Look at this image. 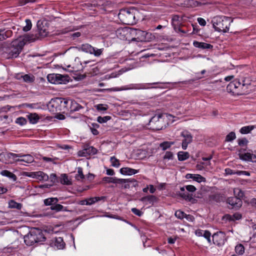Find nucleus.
<instances>
[{
	"label": "nucleus",
	"mask_w": 256,
	"mask_h": 256,
	"mask_svg": "<svg viewBox=\"0 0 256 256\" xmlns=\"http://www.w3.org/2000/svg\"><path fill=\"white\" fill-rule=\"evenodd\" d=\"M139 12L134 7L122 9L120 10L118 17L122 23L126 24H134L138 18Z\"/></svg>",
	"instance_id": "nucleus-1"
},
{
	"label": "nucleus",
	"mask_w": 256,
	"mask_h": 256,
	"mask_svg": "<svg viewBox=\"0 0 256 256\" xmlns=\"http://www.w3.org/2000/svg\"><path fill=\"white\" fill-rule=\"evenodd\" d=\"M24 243L27 246H32L35 243L45 241L46 238L42 232L39 228H34L24 238Z\"/></svg>",
	"instance_id": "nucleus-2"
},
{
	"label": "nucleus",
	"mask_w": 256,
	"mask_h": 256,
	"mask_svg": "<svg viewBox=\"0 0 256 256\" xmlns=\"http://www.w3.org/2000/svg\"><path fill=\"white\" fill-rule=\"evenodd\" d=\"M232 22L230 18L217 16L212 20L213 28L218 32H228L230 23Z\"/></svg>",
	"instance_id": "nucleus-3"
},
{
	"label": "nucleus",
	"mask_w": 256,
	"mask_h": 256,
	"mask_svg": "<svg viewBox=\"0 0 256 256\" xmlns=\"http://www.w3.org/2000/svg\"><path fill=\"white\" fill-rule=\"evenodd\" d=\"M68 101L64 98H56L52 99L48 104V108L49 110L52 112L56 113L58 112H66L68 110Z\"/></svg>",
	"instance_id": "nucleus-4"
},
{
	"label": "nucleus",
	"mask_w": 256,
	"mask_h": 256,
	"mask_svg": "<svg viewBox=\"0 0 256 256\" xmlns=\"http://www.w3.org/2000/svg\"><path fill=\"white\" fill-rule=\"evenodd\" d=\"M130 34L136 37L132 40L140 42H150L154 38V36L151 33L140 30L131 28L130 30Z\"/></svg>",
	"instance_id": "nucleus-5"
},
{
	"label": "nucleus",
	"mask_w": 256,
	"mask_h": 256,
	"mask_svg": "<svg viewBox=\"0 0 256 256\" xmlns=\"http://www.w3.org/2000/svg\"><path fill=\"white\" fill-rule=\"evenodd\" d=\"M24 46V43L19 42L17 39L12 41L10 46L6 49V52L9 56L8 58H16L18 56Z\"/></svg>",
	"instance_id": "nucleus-6"
},
{
	"label": "nucleus",
	"mask_w": 256,
	"mask_h": 256,
	"mask_svg": "<svg viewBox=\"0 0 256 256\" xmlns=\"http://www.w3.org/2000/svg\"><path fill=\"white\" fill-rule=\"evenodd\" d=\"M172 196H178L186 202L194 204L197 202L198 198H200L202 196V193H172Z\"/></svg>",
	"instance_id": "nucleus-7"
},
{
	"label": "nucleus",
	"mask_w": 256,
	"mask_h": 256,
	"mask_svg": "<svg viewBox=\"0 0 256 256\" xmlns=\"http://www.w3.org/2000/svg\"><path fill=\"white\" fill-rule=\"evenodd\" d=\"M69 78L68 75H62L58 74H50L47 76L48 81L54 84H66L69 81Z\"/></svg>",
	"instance_id": "nucleus-8"
},
{
	"label": "nucleus",
	"mask_w": 256,
	"mask_h": 256,
	"mask_svg": "<svg viewBox=\"0 0 256 256\" xmlns=\"http://www.w3.org/2000/svg\"><path fill=\"white\" fill-rule=\"evenodd\" d=\"M244 86V84H242L239 80H235L230 82L226 86V90L232 92L234 94H240L242 92L240 89Z\"/></svg>",
	"instance_id": "nucleus-9"
},
{
	"label": "nucleus",
	"mask_w": 256,
	"mask_h": 256,
	"mask_svg": "<svg viewBox=\"0 0 256 256\" xmlns=\"http://www.w3.org/2000/svg\"><path fill=\"white\" fill-rule=\"evenodd\" d=\"M24 175L40 181H46L49 178V176L42 171L25 172Z\"/></svg>",
	"instance_id": "nucleus-10"
},
{
	"label": "nucleus",
	"mask_w": 256,
	"mask_h": 256,
	"mask_svg": "<svg viewBox=\"0 0 256 256\" xmlns=\"http://www.w3.org/2000/svg\"><path fill=\"white\" fill-rule=\"evenodd\" d=\"M212 238L214 244L218 246L224 245L226 241V234L222 231L214 233Z\"/></svg>",
	"instance_id": "nucleus-11"
},
{
	"label": "nucleus",
	"mask_w": 256,
	"mask_h": 256,
	"mask_svg": "<svg viewBox=\"0 0 256 256\" xmlns=\"http://www.w3.org/2000/svg\"><path fill=\"white\" fill-rule=\"evenodd\" d=\"M97 152V150L89 144H83L81 150V156L87 157L94 155Z\"/></svg>",
	"instance_id": "nucleus-12"
},
{
	"label": "nucleus",
	"mask_w": 256,
	"mask_h": 256,
	"mask_svg": "<svg viewBox=\"0 0 256 256\" xmlns=\"http://www.w3.org/2000/svg\"><path fill=\"white\" fill-rule=\"evenodd\" d=\"M81 50L86 52L94 54L96 56H99L102 53L104 49L100 48L96 50L90 44H86L81 46Z\"/></svg>",
	"instance_id": "nucleus-13"
},
{
	"label": "nucleus",
	"mask_w": 256,
	"mask_h": 256,
	"mask_svg": "<svg viewBox=\"0 0 256 256\" xmlns=\"http://www.w3.org/2000/svg\"><path fill=\"white\" fill-rule=\"evenodd\" d=\"M180 135L184 138L182 142V148L183 150H186L188 145L192 141V136L191 134L187 130L182 132Z\"/></svg>",
	"instance_id": "nucleus-14"
},
{
	"label": "nucleus",
	"mask_w": 256,
	"mask_h": 256,
	"mask_svg": "<svg viewBox=\"0 0 256 256\" xmlns=\"http://www.w3.org/2000/svg\"><path fill=\"white\" fill-rule=\"evenodd\" d=\"M50 246L58 250H62L64 248L65 243L62 237H55L50 240Z\"/></svg>",
	"instance_id": "nucleus-15"
},
{
	"label": "nucleus",
	"mask_w": 256,
	"mask_h": 256,
	"mask_svg": "<svg viewBox=\"0 0 256 256\" xmlns=\"http://www.w3.org/2000/svg\"><path fill=\"white\" fill-rule=\"evenodd\" d=\"M226 202L232 206V208H238L242 205V200L237 196H232L226 200Z\"/></svg>",
	"instance_id": "nucleus-16"
},
{
	"label": "nucleus",
	"mask_w": 256,
	"mask_h": 256,
	"mask_svg": "<svg viewBox=\"0 0 256 256\" xmlns=\"http://www.w3.org/2000/svg\"><path fill=\"white\" fill-rule=\"evenodd\" d=\"M10 155L12 156V158H14L18 157L20 158L16 160V162H24L26 163H31L34 161V158L33 156L30 154L21 155L11 153Z\"/></svg>",
	"instance_id": "nucleus-17"
},
{
	"label": "nucleus",
	"mask_w": 256,
	"mask_h": 256,
	"mask_svg": "<svg viewBox=\"0 0 256 256\" xmlns=\"http://www.w3.org/2000/svg\"><path fill=\"white\" fill-rule=\"evenodd\" d=\"M67 100L68 101V110H66V112L70 110V116L72 118H78L79 116V114H78V116H72V114L74 112L78 110L79 108H80L79 104L75 100Z\"/></svg>",
	"instance_id": "nucleus-18"
},
{
	"label": "nucleus",
	"mask_w": 256,
	"mask_h": 256,
	"mask_svg": "<svg viewBox=\"0 0 256 256\" xmlns=\"http://www.w3.org/2000/svg\"><path fill=\"white\" fill-rule=\"evenodd\" d=\"M140 200L145 205H154L158 202V198L154 195H148L140 198Z\"/></svg>",
	"instance_id": "nucleus-19"
},
{
	"label": "nucleus",
	"mask_w": 256,
	"mask_h": 256,
	"mask_svg": "<svg viewBox=\"0 0 256 256\" xmlns=\"http://www.w3.org/2000/svg\"><path fill=\"white\" fill-rule=\"evenodd\" d=\"M106 197L103 196L90 198L84 200H81V205H92L100 200L104 201Z\"/></svg>",
	"instance_id": "nucleus-20"
},
{
	"label": "nucleus",
	"mask_w": 256,
	"mask_h": 256,
	"mask_svg": "<svg viewBox=\"0 0 256 256\" xmlns=\"http://www.w3.org/2000/svg\"><path fill=\"white\" fill-rule=\"evenodd\" d=\"M106 5V2L105 0H96L93 2V4H82L84 7H86L88 8H90V10H92V8L93 6H98L100 7Z\"/></svg>",
	"instance_id": "nucleus-21"
},
{
	"label": "nucleus",
	"mask_w": 256,
	"mask_h": 256,
	"mask_svg": "<svg viewBox=\"0 0 256 256\" xmlns=\"http://www.w3.org/2000/svg\"><path fill=\"white\" fill-rule=\"evenodd\" d=\"M240 158L244 160L256 162V156L249 152L240 154Z\"/></svg>",
	"instance_id": "nucleus-22"
},
{
	"label": "nucleus",
	"mask_w": 256,
	"mask_h": 256,
	"mask_svg": "<svg viewBox=\"0 0 256 256\" xmlns=\"http://www.w3.org/2000/svg\"><path fill=\"white\" fill-rule=\"evenodd\" d=\"M193 45L196 48H200L201 49H209L212 48V46L208 44L203 42H199L198 41H194L193 42Z\"/></svg>",
	"instance_id": "nucleus-23"
},
{
	"label": "nucleus",
	"mask_w": 256,
	"mask_h": 256,
	"mask_svg": "<svg viewBox=\"0 0 256 256\" xmlns=\"http://www.w3.org/2000/svg\"><path fill=\"white\" fill-rule=\"evenodd\" d=\"M33 37V35L24 34L23 36H20L17 40L20 42H23L24 46L26 42H32L34 40Z\"/></svg>",
	"instance_id": "nucleus-24"
},
{
	"label": "nucleus",
	"mask_w": 256,
	"mask_h": 256,
	"mask_svg": "<svg viewBox=\"0 0 256 256\" xmlns=\"http://www.w3.org/2000/svg\"><path fill=\"white\" fill-rule=\"evenodd\" d=\"M120 172L122 174L130 176L136 174L138 172V170L132 168L126 167L120 168Z\"/></svg>",
	"instance_id": "nucleus-25"
},
{
	"label": "nucleus",
	"mask_w": 256,
	"mask_h": 256,
	"mask_svg": "<svg viewBox=\"0 0 256 256\" xmlns=\"http://www.w3.org/2000/svg\"><path fill=\"white\" fill-rule=\"evenodd\" d=\"M211 198L216 202H221L225 200L226 197L224 193H215L211 196Z\"/></svg>",
	"instance_id": "nucleus-26"
},
{
	"label": "nucleus",
	"mask_w": 256,
	"mask_h": 256,
	"mask_svg": "<svg viewBox=\"0 0 256 256\" xmlns=\"http://www.w3.org/2000/svg\"><path fill=\"white\" fill-rule=\"evenodd\" d=\"M0 174L3 176L8 178L12 182L16 180V176L12 172H9L7 170H4L0 172Z\"/></svg>",
	"instance_id": "nucleus-27"
},
{
	"label": "nucleus",
	"mask_w": 256,
	"mask_h": 256,
	"mask_svg": "<svg viewBox=\"0 0 256 256\" xmlns=\"http://www.w3.org/2000/svg\"><path fill=\"white\" fill-rule=\"evenodd\" d=\"M12 33L10 30H0V40H2L10 38L12 36Z\"/></svg>",
	"instance_id": "nucleus-28"
},
{
	"label": "nucleus",
	"mask_w": 256,
	"mask_h": 256,
	"mask_svg": "<svg viewBox=\"0 0 256 256\" xmlns=\"http://www.w3.org/2000/svg\"><path fill=\"white\" fill-rule=\"evenodd\" d=\"M175 216L179 219L182 220L184 218H186V220H188V217L192 218V216L190 214L187 215L184 212L181 211L180 210H178L176 211L174 214Z\"/></svg>",
	"instance_id": "nucleus-29"
},
{
	"label": "nucleus",
	"mask_w": 256,
	"mask_h": 256,
	"mask_svg": "<svg viewBox=\"0 0 256 256\" xmlns=\"http://www.w3.org/2000/svg\"><path fill=\"white\" fill-rule=\"evenodd\" d=\"M103 182L106 183H114L118 184V182H120L122 181H123L120 178H110V177H104L102 178Z\"/></svg>",
	"instance_id": "nucleus-30"
},
{
	"label": "nucleus",
	"mask_w": 256,
	"mask_h": 256,
	"mask_svg": "<svg viewBox=\"0 0 256 256\" xmlns=\"http://www.w3.org/2000/svg\"><path fill=\"white\" fill-rule=\"evenodd\" d=\"M27 116L30 122L32 124L37 123L38 120L40 119V117L38 116V114L36 113L30 114L28 115Z\"/></svg>",
	"instance_id": "nucleus-31"
},
{
	"label": "nucleus",
	"mask_w": 256,
	"mask_h": 256,
	"mask_svg": "<svg viewBox=\"0 0 256 256\" xmlns=\"http://www.w3.org/2000/svg\"><path fill=\"white\" fill-rule=\"evenodd\" d=\"M8 208L20 210L22 208V204L20 203L16 202L14 200H10L8 202Z\"/></svg>",
	"instance_id": "nucleus-32"
},
{
	"label": "nucleus",
	"mask_w": 256,
	"mask_h": 256,
	"mask_svg": "<svg viewBox=\"0 0 256 256\" xmlns=\"http://www.w3.org/2000/svg\"><path fill=\"white\" fill-rule=\"evenodd\" d=\"M60 180V182L63 184L69 185L72 184L71 179L65 174H61Z\"/></svg>",
	"instance_id": "nucleus-33"
},
{
	"label": "nucleus",
	"mask_w": 256,
	"mask_h": 256,
	"mask_svg": "<svg viewBox=\"0 0 256 256\" xmlns=\"http://www.w3.org/2000/svg\"><path fill=\"white\" fill-rule=\"evenodd\" d=\"M38 28L40 34L42 36H46L48 35V32L44 26H42L41 24H40V22H38Z\"/></svg>",
	"instance_id": "nucleus-34"
},
{
	"label": "nucleus",
	"mask_w": 256,
	"mask_h": 256,
	"mask_svg": "<svg viewBox=\"0 0 256 256\" xmlns=\"http://www.w3.org/2000/svg\"><path fill=\"white\" fill-rule=\"evenodd\" d=\"M188 152H180L178 154V160L180 161L184 160L189 158Z\"/></svg>",
	"instance_id": "nucleus-35"
},
{
	"label": "nucleus",
	"mask_w": 256,
	"mask_h": 256,
	"mask_svg": "<svg viewBox=\"0 0 256 256\" xmlns=\"http://www.w3.org/2000/svg\"><path fill=\"white\" fill-rule=\"evenodd\" d=\"M58 202V199L55 198H51L45 199L44 200V204L46 206H53L56 204Z\"/></svg>",
	"instance_id": "nucleus-36"
},
{
	"label": "nucleus",
	"mask_w": 256,
	"mask_h": 256,
	"mask_svg": "<svg viewBox=\"0 0 256 256\" xmlns=\"http://www.w3.org/2000/svg\"><path fill=\"white\" fill-rule=\"evenodd\" d=\"M228 220L230 221H234L235 220H239L242 218V216L239 213H235L232 215L228 214L226 216Z\"/></svg>",
	"instance_id": "nucleus-37"
},
{
	"label": "nucleus",
	"mask_w": 256,
	"mask_h": 256,
	"mask_svg": "<svg viewBox=\"0 0 256 256\" xmlns=\"http://www.w3.org/2000/svg\"><path fill=\"white\" fill-rule=\"evenodd\" d=\"M124 181H122L120 182H128L130 186V190H132V188L136 187L138 185V182L134 179H122Z\"/></svg>",
	"instance_id": "nucleus-38"
},
{
	"label": "nucleus",
	"mask_w": 256,
	"mask_h": 256,
	"mask_svg": "<svg viewBox=\"0 0 256 256\" xmlns=\"http://www.w3.org/2000/svg\"><path fill=\"white\" fill-rule=\"evenodd\" d=\"M254 128V126H248L242 127L240 132L241 134H246L250 132Z\"/></svg>",
	"instance_id": "nucleus-39"
},
{
	"label": "nucleus",
	"mask_w": 256,
	"mask_h": 256,
	"mask_svg": "<svg viewBox=\"0 0 256 256\" xmlns=\"http://www.w3.org/2000/svg\"><path fill=\"white\" fill-rule=\"evenodd\" d=\"M235 251L238 255H242L244 252V248L242 244H238L235 247Z\"/></svg>",
	"instance_id": "nucleus-40"
},
{
	"label": "nucleus",
	"mask_w": 256,
	"mask_h": 256,
	"mask_svg": "<svg viewBox=\"0 0 256 256\" xmlns=\"http://www.w3.org/2000/svg\"><path fill=\"white\" fill-rule=\"evenodd\" d=\"M50 209L52 210L58 212L64 210V207L60 204H56L50 206Z\"/></svg>",
	"instance_id": "nucleus-41"
},
{
	"label": "nucleus",
	"mask_w": 256,
	"mask_h": 256,
	"mask_svg": "<svg viewBox=\"0 0 256 256\" xmlns=\"http://www.w3.org/2000/svg\"><path fill=\"white\" fill-rule=\"evenodd\" d=\"M174 144V142H164L160 144V146L162 149V150H164L167 148L170 147L171 146Z\"/></svg>",
	"instance_id": "nucleus-42"
},
{
	"label": "nucleus",
	"mask_w": 256,
	"mask_h": 256,
	"mask_svg": "<svg viewBox=\"0 0 256 256\" xmlns=\"http://www.w3.org/2000/svg\"><path fill=\"white\" fill-rule=\"evenodd\" d=\"M26 25L23 27L22 30L24 32H28L30 30L32 26V22L30 20L26 19Z\"/></svg>",
	"instance_id": "nucleus-43"
},
{
	"label": "nucleus",
	"mask_w": 256,
	"mask_h": 256,
	"mask_svg": "<svg viewBox=\"0 0 256 256\" xmlns=\"http://www.w3.org/2000/svg\"><path fill=\"white\" fill-rule=\"evenodd\" d=\"M236 138V134L234 132H230L226 138V142H232Z\"/></svg>",
	"instance_id": "nucleus-44"
},
{
	"label": "nucleus",
	"mask_w": 256,
	"mask_h": 256,
	"mask_svg": "<svg viewBox=\"0 0 256 256\" xmlns=\"http://www.w3.org/2000/svg\"><path fill=\"white\" fill-rule=\"evenodd\" d=\"M111 118V117L110 116H105L104 117L98 116L97 118V121L100 124L104 123L107 122L108 120Z\"/></svg>",
	"instance_id": "nucleus-45"
},
{
	"label": "nucleus",
	"mask_w": 256,
	"mask_h": 256,
	"mask_svg": "<svg viewBox=\"0 0 256 256\" xmlns=\"http://www.w3.org/2000/svg\"><path fill=\"white\" fill-rule=\"evenodd\" d=\"M194 180H196L197 182H205L206 181V178L202 176L200 174H194Z\"/></svg>",
	"instance_id": "nucleus-46"
},
{
	"label": "nucleus",
	"mask_w": 256,
	"mask_h": 256,
	"mask_svg": "<svg viewBox=\"0 0 256 256\" xmlns=\"http://www.w3.org/2000/svg\"><path fill=\"white\" fill-rule=\"evenodd\" d=\"M110 162L112 163V166L114 167L118 168L120 166V164L118 160L114 156H112L110 158Z\"/></svg>",
	"instance_id": "nucleus-47"
},
{
	"label": "nucleus",
	"mask_w": 256,
	"mask_h": 256,
	"mask_svg": "<svg viewBox=\"0 0 256 256\" xmlns=\"http://www.w3.org/2000/svg\"><path fill=\"white\" fill-rule=\"evenodd\" d=\"M95 108L98 111H105L108 109V106L103 104L96 105Z\"/></svg>",
	"instance_id": "nucleus-48"
},
{
	"label": "nucleus",
	"mask_w": 256,
	"mask_h": 256,
	"mask_svg": "<svg viewBox=\"0 0 256 256\" xmlns=\"http://www.w3.org/2000/svg\"><path fill=\"white\" fill-rule=\"evenodd\" d=\"M16 123L22 126L26 123V120L25 118L23 117H19L18 118L16 121Z\"/></svg>",
	"instance_id": "nucleus-49"
},
{
	"label": "nucleus",
	"mask_w": 256,
	"mask_h": 256,
	"mask_svg": "<svg viewBox=\"0 0 256 256\" xmlns=\"http://www.w3.org/2000/svg\"><path fill=\"white\" fill-rule=\"evenodd\" d=\"M161 118V116L158 114L157 116H155L152 117L150 121V124H154L155 122H158L159 123L160 118Z\"/></svg>",
	"instance_id": "nucleus-50"
},
{
	"label": "nucleus",
	"mask_w": 256,
	"mask_h": 256,
	"mask_svg": "<svg viewBox=\"0 0 256 256\" xmlns=\"http://www.w3.org/2000/svg\"><path fill=\"white\" fill-rule=\"evenodd\" d=\"M211 234L208 230H206L202 235L205 238H206L208 242H210Z\"/></svg>",
	"instance_id": "nucleus-51"
},
{
	"label": "nucleus",
	"mask_w": 256,
	"mask_h": 256,
	"mask_svg": "<svg viewBox=\"0 0 256 256\" xmlns=\"http://www.w3.org/2000/svg\"><path fill=\"white\" fill-rule=\"evenodd\" d=\"M131 210L134 214L138 216H142L143 214V212L142 211L135 208H132Z\"/></svg>",
	"instance_id": "nucleus-52"
},
{
	"label": "nucleus",
	"mask_w": 256,
	"mask_h": 256,
	"mask_svg": "<svg viewBox=\"0 0 256 256\" xmlns=\"http://www.w3.org/2000/svg\"><path fill=\"white\" fill-rule=\"evenodd\" d=\"M23 80L26 82H32L33 81V78L28 74H25L23 76Z\"/></svg>",
	"instance_id": "nucleus-53"
},
{
	"label": "nucleus",
	"mask_w": 256,
	"mask_h": 256,
	"mask_svg": "<svg viewBox=\"0 0 256 256\" xmlns=\"http://www.w3.org/2000/svg\"><path fill=\"white\" fill-rule=\"evenodd\" d=\"M248 141L246 138L238 140V144L240 146H244L246 145Z\"/></svg>",
	"instance_id": "nucleus-54"
},
{
	"label": "nucleus",
	"mask_w": 256,
	"mask_h": 256,
	"mask_svg": "<svg viewBox=\"0 0 256 256\" xmlns=\"http://www.w3.org/2000/svg\"><path fill=\"white\" fill-rule=\"evenodd\" d=\"M173 158V154L170 152H166L164 156V159L172 160Z\"/></svg>",
	"instance_id": "nucleus-55"
},
{
	"label": "nucleus",
	"mask_w": 256,
	"mask_h": 256,
	"mask_svg": "<svg viewBox=\"0 0 256 256\" xmlns=\"http://www.w3.org/2000/svg\"><path fill=\"white\" fill-rule=\"evenodd\" d=\"M186 188L189 192H194L196 190V188L194 186H192V185L186 186Z\"/></svg>",
	"instance_id": "nucleus-56"
},
{
	"label": "nucleus",
	"mask_w": 256,
	"mask_h": 256,
	"mask_svg": "<svg viewBox=\"0 0 256 256\" xmlns=\"http://www.w3.org/2000/svg\"><path fill=\"white\" fill-rule=\"evenodd\" d=\"M118 184H121L122 187H124L125 188H128L130 190V188L128 182H118Z\"/></svg>",
	"instance_id": "nucleus-57"
},
{
	"label": "nucleus",
	"mask_w": 256,
	"mask_h": 256,
	"mask_svg": "<svg viewBox=\"0 0 256 256\" xmlns=\"http://www.w3.org/2000/svg\"><path fill=\"white\" fill-rule=\"evenodd\" d=\"M197 20L200 25L202 26H205L206 25V22L203 18H198Z\"/></svg>",
	"instance_id": "nucleus-58"
},
{
	"label": "nucleus",
	"mask_w": 256,
	"mask_h": 256,
	"mask_svg": "<svg viewBox=\"0 0 256 256\" xmlns=\"http://www.w3.org/2000/svg\"><path fill=\"white\" fill-rule=\"evenodd\" d=\"M205 230H197L195 231V234L198 236H202Z\"/></svg>",
	"instance_id": "nucleus-59"
},
{
	"label": "nucleus",
	"mask_w": 256,
	"mask_h": 256,
	"mask_svg": "<svg viewBox=\"0 0 256 256\" xmlns=\"http://www.w3.org/2000/svg\"><path fill=\"white\" fill-rule=\"evenodd\" d=\"M70 50L74 54H78L79 52V48L77 47H74L70 48Z\"/></svg>",
	"instance_id": "nucleus-60"
},
{
	"label": "nucleus",
	"mask_w": 256,
	"mask_h": 256,
	"mask_svg": "<svg viewBox=\"0 0 256 256\" xmlns=\"http://www.w3.org/2000/svg\"><path fill=\"white\" fill-rule=\"evenodd\" d=\"M49 178L50 179L51 182L54 183L56 181V174H52L50 175V176Z\"/></svg>",
	"instance_id": "nucleus-61"
},
{
	"label": "nucleus",
	"mask_w": 256,
	"mask_h": 256,
	"mask_svg": "<svg viewBox=\"0 0 256 256\" xmlns=\"http://www.w3.org/2000/svg\"><path fill=\"white\" fill-rule=\"evenodd\" d=\"M226 174H234V170H231L230 168H227L225 170Z\"/></svg>",
	"instance_id": "nucleus-62"
},
{
	"label": "nucleus",
	"mask_w": 256,
	"mask_h": 256,
	"mask_svg": "<svg viewBox=\"0 0 256 256\" xmlns=\"http://www.w3.org/2000/svg\"><path fill=\"white\" fill-rule=\"evenodd\" d=\"M166 184L164 183L160 184L157 186V190H164V187Z\"/></svg>",
	"instance_id": "nucleus-63"
},
{
	"label": "nucleus",
	"mask_w": 256,
	"mask_h": 256,
	"mask_svg": "<svg viewBox=\"0 0 256 256\" xmlns=\"http://www.w3.org/2000/svg\"><path fill=\"white\" fill-rule=\"evenodd\" d=\"M204 163L202 162L200 164H197L196 166V168L198 170H202L204 168L203 164Z\"/></svg>",
	"instance_id": "nucleus-64"
}]
</instances>
